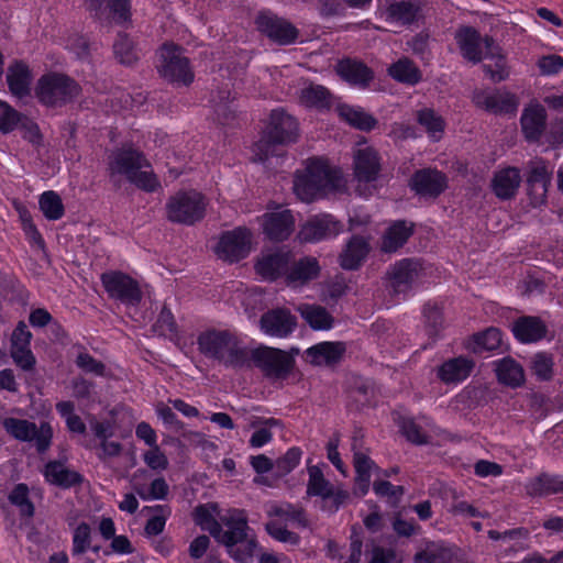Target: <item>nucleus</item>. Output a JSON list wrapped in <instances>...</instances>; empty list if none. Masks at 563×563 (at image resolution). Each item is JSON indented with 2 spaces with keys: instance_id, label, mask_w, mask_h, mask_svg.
Instances as JSON below:
<instances>
[{
  "instance_id": "c03bdc74",
  "label": "nucleus",
  "mask_w": 563,
  "mask_h": 563,
  "mask_svg": "<svg viewBox=\"0 0 563 563\" xmlns=\"http://www.w3.org/2000/svg\"><path fill=\"white\" fill-rule=\"evenodd\" d=\"M280 426L282 422L275 418H255L251 422V427L255 428L256 430L249 441L250 445L252 448L258 449L269 443L273 439L272 429Z\"/></svg>"
},
{
  "instance_id": "49530a36",
  "label": "nucleus",
  "mask_w": 563,
  "mask_h": 563,
  "mask_svg": "<svg viewBox=\"0 0 563 563\" xmlns=\"http://www.w3.org/2000/svg\"><path fill=\"white\" fill-rule=\"evenodd\" d=\"M308 474L307 495L319 496L328 501L332 494L331 483L324 478L322 471L316 465L308 467Z\"/></svg>"
},
{
  "instance_id": "4c0bfd02",
  "label": "nucleus",
  "mask_w": 563,
  "mask_h": 563,
  "mask_svg": "<svg viewBox=\"0 0 563 563\" xmlns=\"http://www.w3.org/2000/svg\"><path fill=\"white\" fill-rule=\"evenodd\" d=\"M338 74L347 82L365 87L373 79V71L362 62L343 59L336 66Z\"/></svg>"
},
{
  "instance_id": "f3484780",
  "label": "nucleus",
  "mask_w": 563,
  "mask_h": 563,
  "mask_svg": "<svg viewBox=\"0 0 563 563\" xmlns=\"http://www.w3.org/2000/svg\"><path fill=\"white\" fill-rule=\"evenodd\" d=\"M261 329L266 334L277 338L288 336L297 325V319L287 309H273L265 312L260 320Z\"/></svg>"
},
{
  "instance_id": "6e6552de",
  "label": "nucleus",
  "mask_w": 563,
  "mask_h": 563,
  "mask_svg": "<svg viewBox=\"0 0 563 563\" xmlns=\"http://www.w3.org/2000/svg\"><path fill=\"white\" fill-rule=\"evenodd\" d=\"M225 529H222L219 522L212 521L208 528L210 533L222 544L228 547L255 536V532L247 523L246 515L243 510H230L221 518Z\"/></svg>"
},
{
  "instance_id": "b1692460",
  "label": "nucleus",
  "mask_w": 563,
  "mask_h": 563,
  "mask_svg": "<svg viewBox=\"0 0 563 563\" xmlns=\"http://www.w3.org/2000/svg\"><path fill=\"white\" fill-rule=\"evenodd\" d=\"M512 333L522 343H533L545 338L548 328L541 318L536 316H523L512 323Z\"/></svg>"
},
{
  "instance_id": "2f4dec72",
  "label": "nucleus",
  "mask_w": 563,
  "mask_h": 563,
  "mask_svg": "<svg viewBox=\"0 0 563 563\" xmlns=\"http://www.w3.org/2000/svg\"><path fill=\"white\" fill-rule=\"evenodd\" d=\"M553 170L545 161L536 158L528 164L527 183L531 191L543 198L551 184Z\"/></svg>"
},
{
  "instance_id": "4468645a",
  "label": "nucleus",
  "mask_w": 563,
  "mask_h": 563,
  "mask_svg": "<svg viewBox=\"0 0 563 563\" xmlns=\"http://www.w3.org/2000/svg\"><path fill=\"white\" fill-rule=\"evenodd\" d=\"M273 142L282 145L294 143L298 139V122L283 108L272 110L269 122L264 132Z\"/></svg>"
},
{
  "instance_id": "5701e85b",
  "label": "nucleus",
  "mask_w": 563,
  "mask_h": 563,
  "mask_svg": "<svg viewBox=\"0 0 563 563\" xmlns=\"http://www.w3.org/2000/svg\"><path fill=\"white\" fill-rule=\"evenodd\" d=\"M295 220L289 210L264 214L263 228L265 234L274 241H284L294 231Z\"/></svg>"
},
{
  "instance_id": "de8ad7c7",
  "label": "nucleus",
  "mask_w": 563,
  "mask_h": 563,
  "mask_svg": "<svg viewBox=\"0 0 563 563\" xmlns=\"http://www.w3.org/2000/svg\"><path fill=\"white\" fill-rule=\"evenodd\" d=\"M417 120L433 141L441 139L445 122L434 110L428 108L419 110L417 112Z\"/></svg>"
},
{
  "instance_id": "4d7b16f0",
  "label": "nucleus",
  "mask_w": 563,
  "mask_h": 563,
  "mask_svg": "<svg viewBox=\"0 0 563 563\" xmlns=\"http://www.w3.org/2000/svg\"><path fill=\"white\" fill-rule=\"evenodd\" d=\"M266 532L276 541L287 543L290 545H297L300 541V537L288 530L278 520H271L265 525Z\"/></svg>"
},
{
  "instance_id": "774afa93",
  "label": "nucleus",
  "mask_w": 563,
  "mask_h": 563,
  "mask_svg": "<svg viewBox=\"0 0 563 563\" xmlns=\"http://www.w3.org/2000/svg\"><path fill=\"white\" fill-rule=\"evenodd\" d=\"M401 430L408 441L416 444H424L428 442L426 430L412 419L404 420Z\"/></svg>"
},
{
  "instance_id": "c85d7f7f",
  "label": "nucleus",
  "mask_w": 563,
  "mask_h": 563,
  "mask_svg": "<svg viewBox=\"0 0 563 563\" xmlns=\"http://www.w3.org/2000/svg\"><path fill=\"white\" fill-rule=\"evenodd\" d=\"M32 79V73L25 63L14 62L8 67L7 82L11 93L15 97L30 96Z\"/></svg>"
},
{
  "instance_id": "37998d69",
  "label": "nucleus",
  "mask_w": 563,
  "mask_h": 563,
  "mask_svg": "<svg viewBox=\"0 0 563 563\" xmlns=\"http://www.w3.org/2000/svg\"><path fill=\"white\" fill-rule=\"evenodd\" d=\"M388 74L395 80L409 85H415L420 81L421 73L412 60L402 57L388 67Z\"/></svg>"
},
{
  "instance_id": "473e14b6",
  "label": "nucleus",
  "mask_w": 563,
  "mask_h": 563,
  "mask_svg": "<svg viewBox=\"0 0 563 563\" xmlns=\"http://www.w3.org/2000/svg\"><path fill=\"white\" fill-rule=\"evenodd\" d=\"M413 233V224L405 220L396 221L387 228L382 236L380 250L384 253H395Z\"/></svg>"
},
{
  "instance_id": "c9c22d12",
  "label": "nucleus",
  "mask_w": 563,
  "mask_h": 563,
  "mask_svg": "<svg viewBox=\"0 0 563 563\" xmlns=\"http://www.w3.org/2000/svg\"><path fill=\"white\" fill-rule=\"evenodd\" d=\"M345 352L342 342H322L309 347L306 353L311 364L330 365L340 361Z\"/></svg>"
},
{
  "instance_id": "423d86ee",
  "label": "nucleus",
  "mask_w": 563,
  "mask_h": 563,
  "mask_svg": "<svg viewBox=\"0 0 563 563\" xmlns=\"http://www.w3.org/2000/svg\"><path fill=\"white\" fill-rule=\"evenodd\" d=\"M207 200L196 190L178 191L166 203L167 219L175 223L192 225L206 213Z\"/></svg>"
},
{
  "instance_id": "6e6d98bb",
  "label": "nucleus",
  "mask_w": 563,
  "mask_h": 563,
  "mask_svg": "<svg viewBox=\"0 0 563 563\" xmlns=\"http://www.w3.org/2000/svg\"><path fill=\"white\" fill-rule=\"evenodd\" d=\"M153 332L158 335L173 338L177 333V324L169 309L163 307L156 321L152 325Z\"/></svg>"
},
{
  "instance_id": "8fccbe9b",
  "label": "nucleus",
  "mask_w": 563,
  "mask_h": 563,
  "mask_svg": "<svg viewBox=\"0 0 563 563\" xmlns=\"http://www.w3.org/2000/svg\"><path fill=\"white\" fill-rule=\"evenodd\" d=\"M133 489L143 500L165 499L169 493V486L163 477L155 478L150 486L134 483Z\"/></svg>"
},
{
  "instance_id": "7ed1b4c3",
  "label": "nucleus",
  "mask_w": 563,
  "mask_h": 563,
  "mask_svg": "<svg viewBox=\"0 0 563 563\" xmlns=\"http://www.w3.org/2000/svg\"><path fill=\"white\" fill-rule=\"evenodd\" d=\"M334 187L335 176L320 159H309L306 169L298 172L294 180V191L303 202H311Z\"/></svg>"
},
{
  "instance_id": "4be33fe9",
  "label": "nucleus",
  "mask_w": 563,
  "mask_h": 563,
  "mask_svg": "<svg viewBox=\"0 0 563 563\" xmlns=\"http://www.w3.org/2000/svg\"><path fill=\"white\" fill-rule=\"evenodd\" d=\"M319 272L320 266L314 257L307 256L297 262L291 258L285 280L290 287H301L310 280L316 279Z\"/></svg>"
},
{
  "instance_id": "603ef678",
  "label": "nucleus",
  "mask_w": 563,
  "mask_h": 563,
  "mask_svg": "<svg viewBox=\"0 0 563 563\" xmlns=\"http://www.w3.org/2000/svg\"><path fill=\"white\" fill-rule=\"evenodd\" d=\"M9 500L19 508L22 517L32 518L34 516V505L29 498V488L25 484H18L9 494Z\"/></svg>"
},
{
  "instance_id": "a19ab883",
  "label": "nucleus",
  "mask_w": 563,
  "mask_h": 563,
  "mask_svg": "<svg viewBox=\"0 0 563 563\" xmlns=\"http://www.w3.org/2000/svg\"><path fill=\"white\" fill-rule=\"evenodd\" d=\"M338 112L349 124L363 131H371L377 124V120L361 108L342 104L339 106Z\"/></svg>"
},
{
  "instance_id": "69168bd1",
  "label": "nucleus",
  "mask_w": 563,
  "mask_h": 563,
  "mask_svg": "<svg viewBox=\"0 0 563 563\" xmlns=\"http://www.w3.org/2000/svg\"><path fill=\"white\" fill-rule=\"evenodd\" d=\"M143 454L144 463L153 471H165L168 467V459L161 448L155 444Z\"/></svg>"
},
{
  "instance_id": "13d9d810",
  "label": "nucleus",
  "mask_w": 563,
  "mask_h": 563,
  "mask_svg": "<svg viewBox=\"0 0 563 563\" xmlns=\"http://www.w3.org/2000/svg\"><path fill=\"white\" fill-rule=\"evenodd\" d=\"M423 316L429 335L435 336L443 325L441 307L435 302H428L424 305Z\"/></svg>"
},
{
  "instance_id": "f03ea898",
  "label": "nucleus",
  "mask_w": 563,
  "mask_h": 563,
  "mask_svg": "<svg viewBox=\"0 0 563 563\" xmlns=\"http://www.w3.org/2000/svg\"><path fill=\"white\" fill-rule=\"evenodd\" d=\"M197 344L201 354L228 367H242L247 362V351L236 334L229 330L203 331L198 335Z\"/></svg>"
},
{
  "instance_id": "f704fd0d",
  "label": "nucleus",
  "mask_w": 563,
  "mask_h": 563,
  "mask_svg": "<svg viewBox=\"0 0 563 563\" xmlns=\"http://www.w3.org/2000/svg\"><path fill=\"white\" fill-rule=\"evenodd\" d=\"M527 495L530 497H545L563 493V479L558 475L542 473L530 478L525 485Z\"/></svg>"
},
{
  "instance_id": "39448f33",
  "label": "nucleus",
  "mask_w": 563,
  "mask_h": 563,
  "mask_svg": "<svg viewBox=\"0 0 563 563\" xmlns=\"http://www.w3.org/2000/svg\"><path fill=\"white\" fill-rule=\"evenodd\" d=\"M157 70L170 84L188 86L194 81V71L181 47L164 44L158 51Z\"/></svg>"
},
{
  "instance_id": "ea45409f",
  "label": "nucleus",
  "mask_w": 563,
  "mask_h": 563,
  "mask_svg": "<svg viewBox=\"0 0 563 563\" xmlns=\"http://www.w3.org/2000/svg\"><path fill=\"white\" fill-rule=\"evenodd\" d=\"M496 375L498 380L510 387H518L525 382L522 366L514 358L505 357L496 362Z\"/></svg>"
},
{
  "instance_id": "f257e3e1",
  "label": "nucleus",
  "mask_w": 563,
  "mask_h": 563,
  "mask_svg": "<svg viewBox=\"0 0 563 563\" xmlns=\"http://www.w3.org/2000/svg\"><path fill=\"white\" fill-rule=\"evenodd\" d=\"M107 172L117 188L124 180L147 192H153L161 186L145 155L131 145H123L109 153Z\"/></svg>"
},
{
  "instance_id": "c756f323",
  "label": "nucleus",
  "mask_w": 563,
  "mask_h": 563,
  "mask_svg": "<svg viewBox=\"0 0 563 563\" xmlns=\"http://www.w3.org/2000/svg\"><path fill=\"white\" fill-rule=\"evenodd\" d=\"M521 129L528 141H538L547 123L545 109L540 104H531L526 108L521 115Z\"/></svg>"
},
{
  "instance_id": "0eeeda50",
  "label": "nucleus",
  "mask_w": 563,
  "mask_h": 563,
  "mask_svg": "<svg viewBox=\"0 0 563 563\" xmlns=\"http://www.w3.org/2000/svg\"><path fill=\"white\" fill-rule=\"evenodd\" d=\"M2 426L8 434L22 442H35L38 453L46 452L53 439V428L48 422H41L37 427L26 419L5 418Z\"/></svg>"
},
{
  "instance_id": "aec40b11",
  "label": "nucleus",
  "mask_w": 563,
  "mask_h": 563,
  "mask_svg": "<svg viewBox=\"0 0 563 563\" xmlns=\"http://www.w3.org/2000/svg\"><path fill=\"white\" fill-rule=\"evenodd\" d=\"M291 258L292 254L288 251L269 253L257 261L255 268L264 279L275 280L282 276L286 277Z\"/></svg>"
},
{
  "instance_id": "7c9ffc66",
  "label": "nucleus",
  "mask_w": 563,
  "mask_h": 563,
  "mask_svg": "<svg viewBox=\"0 0 563 563\" xmlns=\"http://www.w3.org/2000/svg\"><path fill=\"white\" fill-rule=\"evenodd\" d=\"M43 475L47 483L62 488H70L82 482L79 473L68 468L65 463L59 461L48 462L44 467Z\"/></svg>"
},
{
  "instance_id": "20e7f679",
  "label": "nucleus",
  "mask_w": 563,
  "mask_h": 563,
  "mask_svg": "<svg viewBox=\"0 0 563 563\" xmlns=\"http://www.w3.org/2000/svg\"><path fill=\"white\" fill-rule=\"evenodd\" d=\"M35 97L45 107L59 108L71 102L80 93L79 85L60 73L41 76L35 85Z\"/></svg>"
},
{
  "instance_id": "338daca9",
  "label": "nucleus",
  "mask_w": 563,
  "mask_h": 563,
  "mask_svg": "<svg viewBox=\"0 0 563 563\" xmlns=\"http://www.w3.org/2000/svg\"><path fill=\"white\" fill-rule=\"evenodd\" d=\"M537 66L543 76H553L563 69V57L556 54L541 56Z\"/></svg>"
},
{
  "instance_id": "cd10ccee",
  "label": "nucleus",
  "mask_w": 563,
  "mask_h": 563,
  "mask_svg": "<svg viewBox=\"0 0 563 563\" xmlns=\"http://www.w3.org/2000/svg\"><path fill=\"white\" fill-rule=\"evenodd\" d=\"M521 184L520 170L516 167H506L495 173L492 180L494 194L503 200L512 198Z\"/></svg>"
},
{
  "instance_id": "393cba45",
  "label": "nucleus",
  "mask_w": 563,
  "mask_h": 563,
  "mask_svg": "<svg viewBox=\"0 0 563 563\" xmlns=\"http://www.w3.org/2000/svg\"><path fill=\"white\" fill-rule=\"evenodd\" d=\"M297 98L301 106L318 110L330 109L333 104V95L328 88L313 82H305L297 91Z\"/></svg>"
},
{
  "instance_id": "0e129e2a",
  "label": "nucleus",
  "mask_w": 563,
  "mask_h": 563,
  "mask_svg": "<svg viewBox=\"0 0 563 563\" xmlns=\"http://www.w3.org/2000/svg\"><path fill=\"white\" fill-rule=\"evenodd\" d=\"M219 101L214 103V112L218 120L222 124L229 123L234 118V108L230 101V92L224 91L219 93Z\"/></svg>"
},
{
  "instance_id": "a18cd8bd",
  "label": "nucleus",
  "mask_w": 563,
  "mask_h": 563,
  "mask_svg": "<svg viewBox=\"0 0 563 563\" xmlns=\"http://www.w3.org/2000/svg\"><path fill=\"white\" fill-rule=\"evenodd\" d=\"M501 344V333L496 328H489L483 332L473 335L467 347L476 354L485 351H495Z\"/></svg>"
},
{
  "instance_id": "5fc2aeb1",
  "label": "nucleus",
  "mask_w": 563,
  "mask_h": 563,
  "mask_svg": "<svg viewBox=\"0 0 563 563\" xmlns=\"http://www.w3.org/2000/svg\"><path fill=\"white\" fill-rule=\"evenodd\" d=\"M115 57L121 64L132 65L139 58V54L131 38L125 34H119L113 44Z\"/></svg>"
},
{
  "instance_id": "412c9836",
  "label": "nucleus",
  "mask_w": 563,
  "mask_h": 563,
  "mask_svg": "<svg viewBox=\"0 0 563 563\" xmlns=\"http://www.w3.org/2000/svg\"><path fill=\"white\" fill-rule=\"evenodd\" d=\"M455 559V547L444 541L426 540L413 555V563H453Z\"/></svg>"
},
{
  "instance_id": "dca6fc26",
  "label": "nucleus",
  "mask_w": 563,
  "mask_h": 563,
  "mask_svg": "<svg viewBox=\"0 0 563 563\" xmlns=\"http://www.w3.org/2000/svg\"><path fill=\"white\" fill-rule=\"evenodd\" d=\"M342 225L330 214L311 218L302 225L299 238L305 242H318L339 234Z\"/></svg>"
},
{
  "instance_id": "052dcab7",
  "label": "nucleus",
  "mask_w": 563,
  "mask_h": 563,
  "mask_svg": "<svg viewBox=\"0 0 563 563\" xmlns=\"http://www.w3.org/2000/svg\"><path fill=\"white\" fill-rule=\"evenodd\" d=\"M20 122V113L10 107L7 102L0 101V131L2 133H10L18 126Z\"/></svg>"
},
{
  "instance_id": "3c124183",
  "label": "nucleus",
  "mask_w": 563,
  "mask_h": 563,
  "mask_svg": "<svg viewBox=\"0 0 563 563\" xmlns=\"http://www.w3.org/2000/svg\"><path fill=\"white\" fill-rule=\"evenodd\" d=\"M40 209L48 220H58L64 216V205L58 194L45 191L38 200Z\"/></svg>"
},
{
  "instance_id": "ddd939ff",
  "label": "nucleus",
  "mask_w": 563,
  "mask_h": 563,
  "mask_svg": "<svg viewBox=\"0 0 563 563\" xmlns=\"http://www.w3.org/2000/svg\"><path fill=\"white\" fill-rule=\"evenodd\" d=\"M250 250V232L246 229L238 228L221 235L214 252L219 258L232 263L246 257Z\"/></svg>"
},
{
  "instance_id": "a878e982",
  "label": "nucleus",
  "mask_w": 563,
  "mask_h": 563,
  "mask_svg": "<svg viewBox=\"0 0 563 563\" xmlns=\"http://www.w3.org/2000/svg\"><path fill=\"white\" fill-rule=\"evenodd\" d=\"M420 264L411 258L401 260L396 263L390 272V285L395 292H406L417 279Z\"/></svg>"
},
{
  "instance_id": "bf43d9fd",
  "label": "nucleus",
  "mask_w": 563,
  "mask_h": 563,
  "mask_svg": "<svg viewBox=\"0 0 563 563\" xmlns=\"http://www.w3.org/2000/svg\"><path fill=\"white\" fill-rule=\"evenodd\" d=\"M532 372L541 379H549L552 375L553 357L545 352L537 353L531 358Z\"/></svg>"
},
{
  "instance_id": "09e8293b",
  "label": "nucleus",
  "mask_w": 563,
  "mask_h": 563,
  "mask_svg": "<svg viewBox=\"0 0 563 563\" xmlns=\"http://www.w3.org/2000/svg\"><path fill=\"white\" fill-rule=\"evenodd\" d=\"M260 549L256 534L228 547L229 555L239 563H251Z\"/></svg>"
},
{
  "instance_id": "bb28decb",
  "label": "nucleus",
  "mask_w": 563,
  "mask_h": 563,
  "mask_svg": "<svg viewBox=\"0 0 563 563\" xmlns=\"http://www.w3.org/2000/svg\"><path fill=\"white\" fill-rule=\"evenodd\" d=\"M475 363L465 356H457L445 361L438 368V377L444 384H459L465 380L472 373Z\"/></svg>"
},
{
  "instance_id": "58836bf2",
  "label": "nucleus",
  "mask_w": 563,
  "mask_h": 563,
  "mask_svg": "<svg viewBox=\"0 0 563 563\" xmlns=\"http://www.w3.org/2000/svg\"><path fill=\"white\" fill-rule=\"evenodd\" d=\"M266 515L268 517H279L294 522L299 528H307L309 520L302 507L290 503H269L266 505Z\"/></svg>"
},
{
  "instance_id": "a211bd4d",
  "label": "nucleus",
  "mask_w": 563,
  "mask_h": 563,
  "mask_svg": "<svg viewBox=\"0 0 563 563\" xmlns=\"http://www.w3.org/2000/svg\"><path fill=\"white\" fill-rule=\"evenodd\" d=\"M473 101L477 107L495 114L515 112L518 107L516 96L508 91H475Z\"/></svg>"
},
{
  "instance_id": "79ce46f5",
  "label": "nucleus",
  "mask_w": 563,
  "mask_h": 563,
  "mask_svg": "<svg viewBox=\"0 0 563 563\" xmlns=\"http://www.w3.org/2000/svg\"><path fill=\"white\" fill-rule=\"evenodd\" d=\"M419 7L411 1H397L390 3L386 9L388 21L400 25H408L416 21Z\"/></svg>"
},
{
  "instance_id": "6ab92c4d",
  "label": "nucleus",
  "mask_w": 563,
  "mask_h": 563,
  "mask_svg": "<svg viewBox=\"0 0 563 563\" xmlns=\"http://www.w3.org/2000/svg\"><path fill=\"white\" fill-rule=\"evenodd\" d=\"M379 172L380 158L373 147L366 146L354 151V173L360 181H374Z\"/></svg>"
},
{
  "instance_id": "f8f14e48",
  "label": "nucleus",
  "mask_w": 563,
  "mask_h": 563,
  "mask_svg": "<svg viewBox=\"0 0 563 563\" xmlns=\"http://www.w3.org/2000/svg\"><path fill=\"white\" fill-rule=\"evenodd\" d=\"M255 23L261 33L279 45H290L299 35L298 29L291 22L269 12L258 14Z\"/></svg>"
},
{
  "instance_id": "e433bc0d",
  "label": "nucleus",
  "mask_w": 563,
  "mask_h": 563,
  "mask_svg": "<svg viewBox=\"0 0 563 563\" xmlns=\"http://www.w3.org/2000/svg\"><path fill=\"white\" fill-rule=\"evenodd\" d=\"M369 250V243L365 238L352 236L340 255L341 266L344 269H356L366 258Z\"/></svg>"
},
{
  "instance_id": "2eb2a0df",
  "label": "nucleus",
  "mask_w": 563,
  "mask_h": 563,
  "mask_svg": "<svg viewBox=\"0 0 563 563\" xmlns=\"http://www.w3.org/2000/svg\"><path fill=\"white\" fill-rule=\"evenodd\" d=\"M410 187L422 197L435 198L448 187V178L437 169L423 168L412 175Z\"/></svg>"
},
{
  "instance_id": "864d4df0",
  "label": "nucleus",
  "mask_w": 563,
  "mask_h": 563,
  "mask_svg": "<svg viewBox=\"0 0 563 563\" xmlns=\"http://www.w3.org/2000/svg\"><path fill=\"white\" fill-rule=\"evenodd\" d=\"M91 527L87 522H80L73 530L71 555L79 556L87 552L91 545Z\"/></svg>"
},
{
  "instance_id": "e2e57ef3",
  "label": "nucleus",
  "mask_w": 563,
  "mask_h": 563,
  "mask_svg": "<svg viewBox=\"0 0 563 563\" xmlns=\"http://www.w3.org/2000/svg\"><path fill=\"white\" fill-rule=\"evenodd\" d=\"M357 442L358 440L356 438H353L352 451L356 475H371V470L374 465V462L369 459L366 451L357 449Z\"/></svg>"
},
{
  "instance_id": "72a5a7b5",
  "label": "nucleus",
  "mask_w": 563,
  "mask_h": 563,
  "mask_svg": "<svg viewBox=\"0 0 563 563\" xmlns=\"http://www.w3.org/2000/svg\"><path fill=\"white\" fill-rule=\"evenodd\" d=\"M297 311L301 318L316 331L330 330L334 325V317L323 306L300 303Z\"/></svg>"
},
{
  "instance_id": "1a4fd4ad",
  "label": "nucleus",
  "mask_w": 563,
  "mask_h": 563,
  "mask_svg": "<svg viewBox=\"0 0 563 563\" xmlns=\"http://www.w3.org/2000/svg\"><path fill=\"white\" fill-rule=\"evenodd\" d=\"M455 41L464 58L479 63L483 58L495 56V44L492 37H482L472 26H462L455 33Z\"/></svg>"
},
{
  "instance_id": "680f3d73",
  "label": "nucleus",
  "mask_w": 563,
  "mask_h": 563,
  "mask_svg": "<svg viewBox=\"0 0 563 563\" xmlns=\"http://www.w3.org/2000/svg\"><path fill=\"white\" fill-rule=\"evenodd\" d=\"M279 145L280 144L273 142V140L264 133L261 140L253 146L254 159L257 162H265L271 156L278 155Z\"/></svg>"
},
{
  "instance_id": "9d476101",
  "label": "nucleus",
  "mask_w": 563,
  "mask_h": 563,
  "mask_svg": "<svg viewBox=\"0 0 563 563\" xmlns=\"http://www.w3.org/2000/svg\"><path fill=\"white\" fill-rule=\"evenodd\" d=\"M102 285L108 295L125 305L135 306L142 299L137 282L121 272H108L101 275Z\"/></svg>"
},
{
  "instance_id": "9b49d317",
  "label": "nucleus",
  "mask_w": 563,
  "mask_h": 563,
  "mask_svg": "<svg viewBox=\"0 0 563 563\" xmlns=\"http://www.w3.org/2000/svg\"><path fill=\"white\" fill-rule=\"evenodd\" d=\"M252 357L266 376L276 379L287 377L294 363L291 356L274 347H260L252 353Z\"/></svg>"
}]
</instances>
